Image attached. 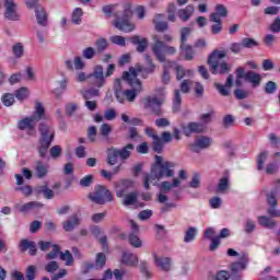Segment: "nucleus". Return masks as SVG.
<instances>
[{
    "mask_svg": "<svg viewBox=\"0 0 280 280\" xmlns=\"http://www.w3.org/2000/svg\"><path fill=\"white\" fill-rule=\"evenodd\" d=\"M144 60L148 67H143L141 63H137L135 67L129 68V72H122V79L132 86L131 90H117L116 98L120 104H124V97L127 102H135L137 95L141 93V80L138 79V75L141 74L142 78H148V75L154 73L156 66L152 62V57L144 55Z\"/></svg>",
    "mask_w": 280,
    "mask_h": 280,
    "instance_id": "f257e3e1",
    "label": "nucleus"
},
{
    "mask_svg": "<svg viewBox=\"0 0 280 280\" xmlns=\"http://www.w3.org/2000/svg\"><path fill=\"white\" fill-rule=\"evenodd\" d=\"M174 176V163L163 162V156L155 155V163L151 167L150 174H144L143 176V187L144 189H150V183L152 180H161V178H172Z\"/></svg>",
    "mask_w": 280,
    "mask_h": 280,
    "instance_id": "f03ea898",
    "label": "nucleus"
},
{
    "mask_svg": "<svg viewBox=\"0 0 280 280\" xmlns=\"http://www.w3.org/2000/svg\"><path fill=\"white\" fill-rule=\"evenodd\" d=\"M38 130L40 138L37 152L40 159H45V156H47V150H49L51 143H54V139H56V131L51 126L45 122L39 124Z\"/></svg>",
    "mask_w": 280,
    "mask_h": 280,
    "instance_id": "7ed1b4c3",
    "label": "nucleus"
},
{
    "mask_svg": "<svg viewBox=\"0 0 280 280\" xmlns=\"http://www.w3.org/2000/svg\"><path fill=\"white\" fill-rule=\"evenodd\" d=\"M115 73V65L109 63L104 74V66H94L92 72L89 74V84L94 89H103L106 85V78H110Z\"/></svg>",
    "mask_w": 280,
    "mask_h": 280,
    "instance_id": "20e7f679",
    "label": "nucleus"
},
{
    "mask_svg": "<svg viewBox=\"0 0 280 280\" xmlns=\"http://www.w3.org/2000/svg\"><path fill=\"white\" fill-rule=\"evenodd\" d=\"M45 119H47V114H45V107L43 106V103L35 101L33 115L20 120L18 128L20 130H28V132H32V130L36 128L38 121H43Z\"/></svg>",
    "mask_w": 280,
    "mask_h": 280,
    "instance_id": "39448f33",
    "label": "nucleus"
},
{
    "mask_svg": "<svg viewBox=\"0 0 280 280\" xmlns=\"http://www.w3.org/2000/svg\"><path fill=\"white\" fill-rule=\"evenodd\" d=\"M133 150H135V144L132 143H128L121 149L109 148L107 150L108 165H117L118 159H120V161H128Z\"/></svg>",
    "mask_w": 280,
    "mask_h": 280,
    "instance_id": "423d86ee",
    "label": "nucleus"
},
{
    "mask_svg": "<svg viewBox=\"0 0 280 280\" xmlns=\"http://www.w3.org/2000/svg\"><path fill=\"white\" fill-rule=\"evenodd\" d=\"M89 198L95 205H106L113 202V194L105 186L97 185L94 191L89 195Z\"/></svg>",
    "mask_w": 280,
    "mask_h": 280,
    "instance_id": "0eeeda50",
    "label": "nucleus"
},
{
    "mask_svg": "<svg viewBox=\"0 0 280 280\" xmlns=\"http://www.w3.org/2000/svg\"><path fill=\"white\" fill-rule=\"evenodd\" d=\"M154 45L152 47V51L158 58L160 62H166L165 55H163V51H166V54H174L176 49L172 46H166L165 43H163L156 35L153 37Z\"/></svg>",
    "mask_w": 280,
    "mask_h": 280,
    "instance_id": "6e6552de",
    "label": "nucleus"
},
{
    "mask_svg": "<svg viewBox=\"0 0 280 280\" xmlns=\"http://www.w3.org/2000/svg\"><path fill=\"white\" fill-rule=\"evenodd\" d=\"M213 139L209 136H196L195 141L189 144L190 152L195 154H200L202 150H208L211 148Z\"/></svg>",
    "mask_w": 280,
    "mask_h": 280,
    "instance_id": "1a4fd4ad",
    "label": "nucleus"
},
{
    "mask_svg": "<svg viewBox=\"0 0 280 280\" xmlns=\"http://www.w3.org/2000/svg\"><path fill=\"white\" fill-rule=\"evenodd\" d=\"M130 16H132V11H130L129 8L125 9L124 18L121 20H116L114 26L127 34L132 32V30H135V24L130 23Z\"/></svg>",
    "mask_w": 280,
    "mask_h": 280,
    "instance_id": "9d476101",
    "label": "nucleus"
},
{
    "mask_svg": "<svg viewBox=\"0 0 280 280\" xmlns=\"http://www.w3.org/2000/svg\"><path fill=\"white\" fill-rule=\"evenodd\" d=\"M161 106H163V101L158 97L148 96L144 98V107L152 110L156 117H161L163 115Z\"/></svg>",
    "mask_w": 280,
    "mask_h": 280,
    "instance_id": "9b49d317",
    "label": "nucleus"
},
{
    "mask_svg": "<svg viewBox=\"0 0 280 280\" xmlns=\"http://www.w3.org/2000/svg\"><path fill=\"white\" fill-rule=\"evenodd\" d=\"M3 5L5 8L4 16L9 21H19L20 15L18 12V5L14 0H3Z\"/></svg>",
    "mask_w": 280,
    "mask_h": 280,
    "instance_id": "f8f14e48",
    "label": "nucleus"
},
{
    "mask_svg": "<svg viewBox=\"0 0 280 280\" xmlns=\"http://www.w3.org/2000/svg\"><path fill=\"white\" fill-rule=\"evenodd\" d=\"M246 266H248V256L243 255L238 261L231 265L232 279L240 280V272H242V270H246Z\"/></svg>",
    "mask_w": 280,
    "mask_h": 280,
    "instance_id": "ddd939ff",
    "label": "nucleus"
},
{
    "mask_svg": "<svg viewBox=\"0 0 280 280\" xmlns=\"http://www.w3.org/2000/svg\"><path fill=\"white\" fill-rule=\"evenodd\" d=\"M267 202L269 205L268 214L271 218H280V210H277V191L272 190L270 194L267 195Z\"/></svg>",
    "mask_w": 280,
    "mask_h": 280,
    "instance_id": "4468645a",
    "label": "nucleus"
},
{
    "mask_svg": "<svg viewBox=\"0 0 280 280\" xmlns=\"http://www.w3.org/2000/svg\"><path fill=\"white\" fill-rule=\"evenodd\" d=\"M20 249L22 253H25L28 250V255H31V257H36V254L38 253V248L36 247V242L30 241L26 238L20 242Z\"/></svg>",
    "mask_w": 280,
    "mask_h": 280,
    "instance_id": "2eb2a0df",
    "label": "nucleus"
},
{
    "mask_svg": "<svg viewBox=\"0 0 280 280\" xmlns=\"http://www.w3.org/2000/svg\"><path fill=\"white\" fill-rule=\"evenodd\" d=\"M233 74H229L225 84L222 85L220 83H214V89H217V91H219L220 95H223V97H229V95H231V91L229 89L233 86Z\"/></svg>",
    "mask_w": 280,
    "mask_h": 280,
    "instance_id": "dca6fc26",
    "label": "nucleus"
},
{
    "mask_svg": "<svg viewBox=\"0 0 280 280\" xmlns=\"http://www.w3.org/2000/svg\"><path fill=\"white\" fill-rule=\"evenodd\" d=\"M129 40H130L131 45H137L136 50L138 51V54H143V51H145V49H148V38H145V37H141L139 35H133V36L129 37Z\"/></svg>",
    "mask_w": 280,
    "mask_h": 280,
    "instance_id": "f3484780",
    "label": "nucleus"
},
{
    "mask_svg": "<svg viewBox=\"0 0 280 280\" xmlns=\"http://www.w3.org/2000/svg\"><path fill=\"white\" fill-rule=\"evenodd\" d=\"M78 226H80V217L78 214H72L68 220L62 222V229L66 233H71Z\"/></svg>",
    "mask_w": 280,
    "mask_h": 280,
    "instance_id": "a211bd4d",
    "label": "nucleus"
},
{
    "mask_svg": "<svg viewBox=\"0 0 280 280\" xmlns=\"http://www.w3.org/2000/svg\"><path fill=\"white\" fill-rule=\"evenodd\" d=\"M226 16H229V10L224 7V4H217L214 12L210 14V21L226 19Z\"/></svg>",
    "mask_w": 280,
    "mask_h": 280,
    "instance_id": "6ab92c4d",
    "label": "nucleus"
},
{
    "mask_svg": "<svg viewBox=\"0 0 280 280\" xmlns=\"http://www.w3.org/2000/svg\"><path fill=\"white\" fill-rule=\"evenodd\" d=\"M222 58H226V52L224 50L212 51L208 58L209 67H212L213 69H215V67H218V62H220Z\"/></svg>",
    "mask_w": 280,
    "mask_h": 280,
    "instance_id": "aec40b11",
    "label": "nucleus"
},
{
    "mask_svg": "<svg viewBox=\"0 0 280 280\" xmlns=\"http://www.w3.org/2000/svg\"><path fill=\"white\" fill-rule=\"evenodd\" d=\"M153 24L156 32H167L168 30L167 22L165 21V14H156L153 18Z\"/></svg>",
    "mask_w": 280,
    "mask_h": 280,
    "instance_id": "412c9836",
    "label": "nucleus"
},
{
    "mask_svg": "<svg viewBox=\"0 0 280 280\" xmlns=\"http://www.w3.org/2000/svg\"><path fill=\"white\" fill-rule=\"evenodd\" d=\"M245 82H249V84H252L254 89H257V86L261 84V74L255 71L248 70L245 73Z\"/></svg>",
    "mask_w": 280,
    "mask_h": 280,
    "instance_id": "4be33fe9",
    "label": "nucleus"
},
{
    "mask_svg": "<svg viewBox=\"0 0 280 280\" xmlns=\"http://www.w3.org/2000/svg\"><path fill=\"white\" fill-rule=\"evenodd\" d=\"M179 49L185 60L191 61L196 56V50H194V46L189 44H180Z\"/></svg>",
    "mask_w": 280,
    "mask_h": 280,
    "instance_id": "5701e85b",
    "label": "nucleus"
},
{
    "mask_svg": "<svg viewBox=\"0 0 280 280\" xmlns=\"http://www.w3.org/2000/svg\"><path fill=\"white\" fill-rule=\"evenodd\" d=\"M121 264H124V266L135 267L137 266V264H139V258L137 257V255L130 252H124L121 257Z\"/></svg>",
    "mask_w": 280,
    "mask_h": 280,
    "instance_id": "b1692460",
    "label": "nucleus"
},
{
    "mask_svg": "<svg viewBox=\"0 0 280 280\" xmlns=\"http://www.w3.org/2000/svg\"><path fill=\"white\" fill-rule=\"evenodd\" d=\"M154 262H155V266H158V268H161V270H165V272L170 271V269L172 268V259L167 257L163 258V257L155 256Z\"/></svg>",
    "mask_w": 280,
    "mask_h": 280,
    "instance_id": "393cba45",
    "label": "nucleus"
},
{
    "mask_svg": "<svg viewBox=\"0 0 280 280\" xmlns=\"http://www.w3.org/2000/svg\"><path fill=\"white\" fill-rule=\"evenodd\" d=\"M35 16L38 25L42 27H47V11L44 8L37 7L35 9Z\"/></svg>",
    "mask_w": 280,
    "mask_h": 280,
    "instance_id": "a878e982",
    "label": "nucleus"
},
{
    "mask_svg": "<svg viewBox=\"0 0 280 280\" xmlns=\"http://www.w3.org/2000/svg\"><path fill=\"white\" fill-rule=\"evenodd\" d=\"M202 130H205V128L202 127V124L189 122L187 125V128L184 129V133L186 135V137H190L191 132H195L198 135V133L202 132Z\"/></svg>",
    "mask_w": 280,
    "mask_h": 280,
    "instance_id": "bb28decb",
    "label": "nucleus"
},
{
    "mask_svg": "<svg viewBox=\"0 0 280 280\" xmlns=\"http://www.w3.org/2000/svg\"><path fill=\"white\" fill-rule=\"evenodd\" d=\"M194 5L188 4L185 9H179L177 12V16L182 19L184 22L189 21L191 19V15L194 14Z\"/></svg>",
    "mask_w": 280,
    "mask_h": 280,
    "instance_id": "cd10ccee",
    "label": "nucleus"
},
{
    "mask_svg": "<svg viewBox=\"0 0 280 280\" xmlns=\"http://www.w3.org/2000/svg\"><path fill=\"white\" fill-rule=\"evenodd\" d=\"M210 71L211 73H213V75H218V73H220L221 75H224L226 73H229V71H231V69L229 68V63L226 62H217V67H210Z\"/></svg>",
    "mask_w": 280,
    "mask_h": 280,
    "instance_id": "c85d7f7f",
    "label": "nucleus"
},
{
    "mask_svg": "<svg viewBox=\"0 0 280 280\" xmlns=\"http://www.w3.org/2000/svg\"><path fill=\"white\" fill-rule=\"evenodd\" d=\"M34 209H43V203L38 201H30L20 207L21 213H30V211H34Z\"/></svg>",
    "mask_w": 280,
    "mask_h": 280,
    "instance_id": "c756f323",
    "label": "nucleus"
},
{
    "mask_svg": "<svg viewBox=\"0 0 280 280\" xmlns=\"http://www.w3.org/2000/svg\"><path fill=\"white\" fill-rule=\"evenodd\" d=\"M139 199V192L132 191L125 195L122 205L124 207H132V205H137V200Z\"/></svg>",
    "mask_w": 280,
    "mask_h": 280,
    "instance_id": "7c9ffc66",
    "label": "nucleus"
},
{
    "mask_svg": "<svg viewBox=\"0 0 280 280\" xmlns=\"http://www.w3.org/2000/svg\"><path fill=\"white\" fill-rule=\"evenodd\" d=\"M197 235H198V228L196 226L188 228L184 235L185 244H191V242L196 240Z\"/></svg>",
    "mask_w": 280,
    "mask_h": 280,
    "instance_id": "2f4dec72",
    "label": "nucleus"
},
{
    "mask_svg": "<svg viewBox=\"0 0 280 280\" xmlns=\"http://www.w3.org/2000/svg\"><path fill=\"white\" fill-rule=\"evenodd\" d=\"M158 187L161 194H170L176 187V178H173L172 182H162Z\"/></svg>",
    "mask_w": 280,
    "mask_h": 280,
    "instance_id": "473e14b6",
    "label": "nucleus"
},
{
    "mask_svg": "<svg viewBox=\"0 0 280 280\" xmlns=\"http://www.w3.org/2000/svg\"><path fill=\"white\" fill-rule=\"evenodd\" d=\"M35 191L39 195L43 194L46 200H51V198H54V190L49 189L47 185L36 187Z\"/></svg>",
    "mask_w": 280,
    "mask_h": 280,
    "instance_id": "72a5a7b5",
    "label": "nucleus"
},
{
    "mask_svg": "<svg viewBox=\"0 0 280 280\" xmlns=\"http://www.w3.org/2000/svg\"><path fill=\"white\" fill-rule=\"evenodd\" d=\"M258 224H260V226H264V229H275V226L277 225V223H275L272 219L266 215L258 217Z\"/></svg>",
    "mask_w": 280,
    "mask_h": 280,
    "instance_id": "f704fd0d",
    "label": "nucleus"
},
{
    "mask_svg": "<svg viewBox=\"0 0 280 280\" xmlns=\"http://www.w3.org/2000/svg\"><path fill=\"white\" fill-rule=\"evenodd\" d=\"M191 75H194V71L192 70H185V68H183V66H176V78L177 80H183V78L187 77V78H191Z\"/></svg>",
    "mask_w": 280,
    "mask_h": 280,
    "instance_id": "c9c22d12",
    "label": "nucleus"
},
{
    "mask_svg": "<svg viewBox=\"0 0 280 280\" xmlns=\"http://www.w3.org/2000/svg\"><path fill=\"white\" fill-rule=\"evenodd\" d=\"M244 49H254V47H259V42H257L255 38L250 37H244L241 40Z\"/></svg>",
    "mask_w": 280,
    "mask_h": 280,
    "instance_id": "e433bc0d",
    "label": "nucleus"
},
{
    "mask_svg": "<svg viewBox=\"0 0 280 280\" xmlns=\"http://www.w3.org/2000/svg\"><path fill=\"white\" fill-rule=\"evenodd\" d=\"M37 178H45L47 176V165L43 164V162H37L35 167Z\"/></svg>",
    "mask_w": 280,
    "mask_h": 280,
    "instance_id": "4c0bfd02",
    "label": "nucleus"
},
{
    "mask_svg": "<svg viewBox=\"0 0 280 280\" xmlns=\"http://www.w3.org/2000/svg\"><path fill=\"white\" fill-rule=\"evenodd\" d=\"M94 45L98 54H103V51H106V49H108V40L106 38H98L94 43Z\"/></svg>",
    "mask_w": 280,
    "mask_h": 280,
    "instance_id": "58836bf2",
    "label": "nucleus"
},
{
    "mask_svg": "<svg viewBox=\"0 0 280 280\" xmlns=\"http://www.w3.org/2000/svg\"><path fill=\"white\" fill-rule=\"evenodd\" d=\"M110 132H113V127L108 124H103L100 128V135L103 137L105 141H108V137H110Z\"/></svg>",
    "mask_w": 280,
    "mask_h": 280,
    "instance_id": "ea45409f",
    "label": "nucleus"
},
{
    "mask_svg": "<svg viewBox=\"0 0 280 280\" xmlns=\"http://www.w3.org/2000/svg\"><path fill=\"white\" fill-rule=\"evenodd\" d=\"M133 182L130 179H124L121 182V186L124 187L122 189H119L116 191V196L117 198H124V196L126 195V189H128V187H132Z\"/></svg>",
    "mask_w": 280,
    "mask_h": 280,
    "instance_id": "a19ab883",
    "label": "nucleus"
},
{
    "mask_svg": "<svg viewBox=\"0 0 280 280\" xmlns=\"http://www.w3.org/2000/svg\"><path fill=\"white\" fill-rule=\"evenodd\" d=\"M61 261H65L66 266H73V255L68 249L60 253Z\"/></svg>",
    "mask_w": 280,
    "mask_h": 280,
    "instance_id": "79ce46f5",
    "label": "nucleus"
},
{
    "mask_svg": "<svg viewBox=\"0 0 280 280\" xmlns=\"http://www.w3.org/2000/svg\"><path fill=\"white\" fill-rule=\"evenodd\" d=\"M255 229H257V224L253 219H246L244 223V232L247 235H250V233H254Z\"/></svg>",
    "mask_w": 280,
    "mask_h": 280,
    "instance_id": "37998d69",
    "label": "nucleus"
},
{
    "mask_svg": "<svg viewBox=\"0 0 280 280\" xmlns=\"http://www.w3.org/2000/svg\"><path fill=\"white\" fill-rule=\"evenodd\" d=\"M180 34V45H187V40H189V36H191V28L183 27L179 31Z\"/></svg>",
    "mask_w": 280,
    "mask_h": 280,
    "instance_id": "c03bdc74",
    "label": "nucleus"
},
{
    "mask_svg": "<svg viewBox=\"0 0 280 280\" xmlns=\"http://www.w3.org/2000/svg\"><path fill=\"white\" fill-rule=\"evenodd\" d=\"M97 55V50L93 47H86L85 49L82 50V56L85 60H93L95 56Z\"/></svg>",
    "mask_w": 280,
    "mask_h": 280,
    "instance_id": "a18cd8bd",
    "label": "nucleus"
},
{
    "mask_svg": "<svg viewBox=\"0 0 280 280\" xmlns=\"http://www.w3.org/2000/svg\"><path fill=\"white\" fill-rule=\"evenodd\" d=\"M268 161V151H262L257 159V170L261 172L264 170V163Z\"/></svg>",
    "mask_w": 280,
    "mask_h": 280,
    "instance_id": "49530a36",
    "label": "nucleus"
},
{
    "mask_svg": "<svg viewBox=\"0 0 280 280\" xmlns=\"http://www.w3.org/2000/svg\"><path fill=\"white\" fill-rule=\"evenodd\" d=\"M279 86L273 81H268L265 85V93L267 95H275L277 93Z\"/></svg>",
    "mask_w": 280,
    "mask_h": 280,
    "instance_id": "de8ad7c7",
    "label": "nucleus"
},
{
    "mask_svg": "<svg viewBox=\"0 0 280 280\" xmlns=\"http://www.w3.org/2000/svg\"><path fill=\"white\" fill-rule=\"evenodd\" d=\"M226 189H229V177H222L217 186V191L223 194Z\"/></svg>",
    "mask_w": 280,
    "mask_h": 280,
    "instance_id": "09e8293b",
    "label": "nucleus"
},
{
    "mask_svg": "<svg viewBox=\"0 0 280 280\" xmlns=\"http://www.w3.org/2000/svg\"><path fill=\"white\" fill-rule=\"evenodd\" d=\"M82 14H84L82 12V9L80 8L74 9L72 13V23H74V25H80V23H82Z\"/></svg>",
    "mask_w": 280,
    "mask_h": 280,
    "instance_id": "8fccbe9b",
    "label": "nucleus"
},
{
    "mask_svg": "<svg viewBox=\"0 0 280 280\" xmlns=\"http://www.w3.org/2000/svg\"><path fill=\"white\" fill-rule=\"evenodd\" d=\"M113 45H118V47H126V38L124 36L114 35L109 38Z\"/></svg>",
    "mask_w": 280,
    "mask_h": 280,
    "instance_id": "3c124183",
    "label": "nucleus"
},
{
    "mask_svg": "<svg viewBox=\"0 0 280 280\" xmlns=\"http://www.w3.org/2000/svg\"><path fill=\"white\" fill-rule=\"evenodd\" d=\"M28 95H30V91L27 90V88H21L15 91V97H16V100H20L21 102L23 100H27Z\"/></svg>",
    "mask_w": 280,
    "mask_h": 280,
    "instance_id": "603ef678",
    "label": "nucleus"
},
{
    "mask_svg": "<svg viewBox=\"0 0 280 280\" xmlns=\"http://www.w3.org/2000/svg\"><path fill=\"white\" fill-rule=\"evenodd\" d=\"M129 244H131L133 248H141L142 246L141 240L135 233L129 234Z\"/></svg>",
    "mask_w": 280,
    "mask_h": 280,
    "instance_id": "864d4df0",
    "label": "nucleus"
},
{
    "mask_svg": "<svg viewBox=\"0 0 280 280\" xmlns=\"http://www.w3.org/2000/svg\"><path fill=\"white\" fill-rule=\"evenodd\" d=\"M52 250L46 255V259H56L58 258V255L60 256V246L55 244L52 245Z\"/></svg>",
    "mask_w": 280,
    "mask_h": 280,
    "instance_id": "5fc2aeb1",
    "label": "nucleus"
},
{
    "mask_svg": "<svg viewBox=\"0 0 280 280\" xmlns=\"http://www.w3.org/2000/svg\"><path fill=\"white\" fill-rule=\"evenodd\" d=\"M12 51H13V55L15 56V58H23V54H24L23 44L18 43V44L13 45Z\"/></svg>",
    "mask_w": 280,
    "mask_h": 280,
    "instance_id": "6e6d98bb",
    "label": "nucleus"
},
{
    "mask_svg": "<svg viewBox=\"0 0 280 280\" xmlns=\"http://www.w3.org/2000/svg\"><path fill=\"white\" fill-rule=\"evenodd\" d=\"M191 189H198L200 187V173H195L191 180L189 182Z\"/></svg>",
    "mask_w": 280,
    "mask_h": 280,
    "instance_id": "4d7b16f0",
    "label": "nucleus"
},
{
    "mask_svg": "<svg viewBox=\"0 0 280 280\" xmlns=\"http://www.w3.org/2000/svg\"><path fill=\"white\" fill-rule=\"evenodd\" d=\"M1 101H2V104H4L5 106H12V104H14V94L5 93L1 97Z\"/></svg>",
    "mask_w": 280,
    "mask_h": 280,
    "instance_id": "13d9d810",
    "label": "nucleus"
},
{
    "mask_svg": "<svg viewBox=\"0 0 280 280\" xmlns=\"http://www.w3.org/2000/svg\"><path fill=\"white\" fill-rule=\"evenodd\" d=\"M211 23H214L211 25V32L212 34H220V32H222V20H218V21H211Z\"/></svg>",
    "mask_w": 280,
    "mask_h": 280,
    "instance_id": "bf43d9fd",
    "label": "nucleus"
},
{
    "mask_svg": "<svg viewBox=\"0 0 280 280\" xmlns=\"http://www.w3.org/2000/svg\"><path fill=\"white\" fill-rule=\"evenodd\" d=\"M163 143L165 142L160 137L155 138V140H153L154 152H158V154H161V152H163Z\"/></svg>",
    "mask_w": 280,
    "mask_h": 280,
    "instance_id": "052dcab7",
    "label": "nucleus"
},
{
    "mask_svg": "<svg viewBox=\"0 0 280 280\" xmlns=\"http://www.w3.org/2000/svg\"><path fill=\"white\" fill-rule=\"evenodd\" d=\"M26 280H34L36 279V266L31 265L26 269L25 273Z\"/></svg>",
    "mask_w": 280,
    "mask_h": 280,
    "instance_id": "680f3d73",
    "label": "nucleus"
},
{
    "mask_svg": "<svg viewBox=\"0 0 280 280\" xmlns=\"http://www.w3.org/2000/svg\"><path fill=\"white\" fill-rule=\"evenodd\" d=\"M209 205H210L211 209H220V207H222V198H220L218 196L212 197L209 200Z\"/></svg>",
    "mask_w": 280,
    "mask_h": 280,
    "instance_id": "e2e57ef3",
    "label": "nucleus"
},
{
    "mask_svg": "<svg viewBox=\"0 0 280 280\" xmlns=\"http://www.w3.org/2000/svg\"><path fill=\"white\" fill-rule=\"evenodd\" d=\"M74 69L75 71H82L86 65L84 63V60H82V57L77 56L73 60Z\"/></svg>",
    "mask_w": 280,
    "mask_h": 280,
    "instance_id": "0e129e2a",
    "label": "nucleus"
},
{
    "mask_svg": "<svg viewBox=\"0 0 280 280\" xmlns=\"http://www.w3.org/2000/svg\"><path fill=\"white\" fill-rule=\"evenodd\" d=\"M78 110V104L77 103H67L66 104V115L68 117H72L73 113Z\"/></svg>",
    "mask_w": 280,
    "mask_h": 280,
    "instance_id": "69168bd1",
    "label": "nucleus"
},
{
    "mask_svg": "<svg viewBox=\"0 0 280 280\" xmlns=\"http://www.w3.org/2000/svg\"><path fill=\"white\" fill-rule=\"evenodd\" d=\"M270 32H272V34H279L280 32V18L277 16L275 19V21L270 24L269 26Z\"/></svg>",
    "mask_w": 280,
    "mask_h": 280,
    "instance_id": "338daca9",
    "label": "nucleus"
},
{
    "mask_svg": "<svg viewBox=\"0 0 280 280\" xmlns=\"http://www.w3.org/2000/svg\"><path fill=\"white\" fill-rule=\"evenodd\" d=\"M214 279L215 280H229V279H231V272H229L226 270L218 271Z\"/></svg>",
    "mask_w": 280,
    "mask_h": 280,
    "instance_id": "774afa93",
    "label": "nucleus"
}]
</instances>
